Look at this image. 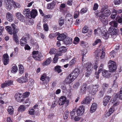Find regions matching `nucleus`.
<instances>
[{
    "instance_id": "f257e3e1",
    "label": "nucleus",
    "mask_w": 122,
    "mask_h": 122,
    "mask_svg": "<svg viewBox=\"0 0 122 122\" xmlns=\"http://www.w3.org/2000/svg\"><path fill=\"white\" fill-rule=\"evenodd\" d=\"M85 65V67L86 69L85 76H88L90 75L92 72L93 66L92 64L90 62H87L86 63Z\"/></svg>"
},
{
    "instance_id": "f03ea898",
    "label": "nucleus",
    "mask_w": 122,
    "mask_h": 122,
    "mask_svg": "<svg viewBox=\"0 0 122 122\" xmlns=\"http://www.w3.org/2000/svg\"><path fill=\"white\" fill-rule=\"evenodd\" d=\"M108 66L109 71L111 72L115 71L117 68L116 63L113 61H109Z\"/></svg>"
},
{
    "instance_id": "7ed1b4c3",
    "label": "nucleus",
    "mask_w": 122,
    "mask_h": 122,
    "mask_svg": "<svg viewBox=\"0 0 122 122\" xmlns=\"http://www.w3.org/2000/svg\"><path fill=\"white\" fill-rule=\"evenodd\" d=\"M32 56L35 60L41 61L42 57V54L40 53H39L38 51H34L33 52Z\"/></svg>"
},
{
    "instance_id": "20e7f679",
    "label": "nucleus",
    "mask_w": 122,
    "mask_h": 122,
    "mask_svg": "<svg viewBox=\"0 0 122 122\" xmlns=\"http://www.w3.org/2000/svg\"><path fill=\"white\" fill-rule=\"evenodd\" d=\"M99 86L98 85H93L91 89H90V86H88L87 87V90L89 91V92L93 95H94L96 92L98 90V88Z\"/></svg>"
},
{
    "instance_id": "39448f33",
    "label": "nucleus",
    "mask_w": 122,
    "mask_h": 122,
    "mask_svg": "<svg viewBox=\"0 0 122 122\" xmlns=\"http://www.w3.org/2000/svg\"><path fill=\"white\" fill-rule=\"evenodd\" d=\"M5 3L6 8L8 10H10L12 5L14 4L13 0H4Z\"/></svg>"
},
{
    "instance_id": "423d86ee",
    "label": "nucleus",
    "mask_w": 122,
    "mask_h": 122,
    "mask_svg": "<svg viewBox=\"0 0 122 122\" xmlns=\"http://www.w3.org/2000/svg\"><path fill=\"white\" fill-rule=\"evenodd\" d=\"M109 86V85L106 83H104L102 85V89L99 92V94L101 97L103 96L106 90Z\"/></svg>"
},
{
    "instance_id": "0eeeda50",
    "label": "nucleus",
    "mask_w": 122,
    "mask_h": 122,
    "mask_svg": "<svg viewBox=\"0 0 122 122\" xmlns=\"http://www.w3.org/2000/svg\"><path fill=\"white\" fill-rule=\"evenodd\" d=\"M75 79L70 74L66 78L65 81L66 84H69L72 83Z\"/></svg>"
},
{
    "instance_id": "6e6552de",
    "label": "nucleus",
    "mask_w": 122,
    "mask_h": 122,
    "mask_svg": "<svg viewBox=\"0 0 122 122\" xmlns=\"http://www.w3.org/2000/svg\"><path fill=\"white\" fill-rule=\"evenodd\" d=\"M58 36L57 37V39L59 41H63L67 37L65 33H63L61 34L59 32H57V34Z\"/></svg>"
},
{
    "instance_id": "1a4fd4ad",
    "label": "nucleus",
    "mask_w": 122,
    "mask_h": 122,
    "mask_svg": "<svg viewBox=\"0 0 122 122\" xmlns=\"http://www.w3.org/2000/svg\"><path fill=\"white\" fill-rule=\"evenodd\" d=\"M2 60L4 65H7L9 61V57L7 54L5 53L3 55Z\"/></svg>"
},
{
    "instance_id": "9d476101",
    "label": "nucleus",
    "mask_w": 122,
    "mask_h": 122,
    "mask_svg": "<svg viewBox=\"0 0 122 122\" xmlns=\"http://www.w3.org/2000/svg\"><path fill=\"white\" fill-rule=\"evenodd\" d=\"M84 106H80L76 110V112L77 115L78 116H81L84 113Z\"/></svg>"
},
{
    "instance_id": "9b49d317",
    "label": "nucleus",
    "mask_w": 122,
    "mask_h": 122,
    "mask_svg": "<svg viewBox=\"0 0 122 122\" xmlns=\"http://www.w3.org/2000/svg\"><path fill=\"white\" fill-rule=\"evenodd\" d=\"M66 98L64 96H62L59 99L58 104L59 105L62 106L64 105L66 102Z\"/></svg>"
},
{
    "instance_id": "f8f14e48",
    "label": "nucleus",
    "mask_w": 122,
    "mask_h": 122,
    "mask_svg": "<svg viewBox=\"0 0 122 122\" xmlns=\"http://www.w3.org/2000/svg\"><path fill=\"white\" fill-rule=\"evenodd\" d=\"M13 81L11 80H9L5 81L4 83L1 85V87L2 88H4L7 86H9L12 85Z\"/></svg>"
},
{
    "instance_id": "ddd939ff",
    "label": "nucleus",
    "mask_w": 122,
    "mask_h": 122,
    "mask_svg": "<svg viewBox=\"0 0 122 122\" xmlns=\"http://www.w3.org/2000/svg\"><path fill=\"white\" fill-rule=\"evenodd\" d=\"M7 20L10 22H12L14 20L13 15V14L10 12L7 13L6 15Z\"/></svg>"
},
{
    "instance_id": "4468645a",
    "label": "nucleus",
    "mask_w": 122,
    "mask_h": 122,
    "mask_svg": "<svg viewBox=\"0 0 122 122\" xmlns=\"http://www.w3.org/2000/svg\"><path fill=\"white\" fill-rule=\"evenodd\" d=\"M91 98L87 96L84 98L81 102L82 104H87L90 103L91 101Z\"/></svg>"
},
{
    "instance_id": "2eb2a0df",
    "label": "nucleus",
    "mask_w": 122,
    "mask_h": 122,
    "mask_svg": "<svg viewBox=\"0 0 122 122\" xmlns=\"http://www.w3.org/2000/svg\"><path fill=\"white\" fill-rule=\"evenodd\" d=\"M80 72V70L76 68L71 74L76 79L79 74Z\"/></svg>"
},
{
    "instance_id": "dca6fc26",
    "label": "nucleus",
    "mask_w": 122,
    "mask_h": 122,
    "mask_svg": "<svg viewBox=\"0 0 122 122\" xmlns=\"http://www.w3.org/2000/svg\"><path fill=\"white\" fill-rule=\"evenodd\" d=\"M28 79L25 76L21 77L18 78L17 80V82L20 83L25 82L28 81Z\"/></svg>"
},
{
    "instance_id": "f3484780",
    "label": "nucleus",
    "mask_w": 122,
    "mask_h": 122,
    "mask_svg": "<svg viewBox=\"0 0 122 122\" xmlns=\"http://www.w3.org/2000/svg\"><path fill=\"white\" fill-rule=\"evenodd\" d=\"M97 56L98 57H100L101 59L103 58L105 56V52L104 51L100 50L97 51Z\"/></svg>"
},
{
    "instance_id": "a211bd4d",
    "label": "nucleus",
    "mask_w": 122,
    "mask_h": 122,
    "mask_svg": "<svg viewBox=\"0 0 122 122\" xmlns=\"http://www.w3.org/2000/svg\"><path fill=\"white\" fill-rule=\"evenodd\" d=\"M57 1L56 0H54L51 3L48 4L47 8L49 9H52L54 8L56 3Z\"/></svg>"
},
{
    "instance_id": "6ab92c4d",
    "label": "nucleus",
    "mask_w": 122,
    "mask_h": 122,
    "mask_svg": "<svg viewBox=\"0 0 122 122\" xmlns=\"http://www.w3.org/2000/svg\"><path fill=\"white\" fill-rule=\"evenodd\" d=\"M107 17L106 16H105L102 14H101L99 16V18L100 20L102 22L106 24L107 23V21L106 20V17Z\"/></svg>"
},
{
    "instance_id": "aec40b11",
    "label": "nucleus",
    "mask_w": 122,
    "mask_h": 122,
    "mask_svg": "<svg viewBox=\"0 0 122 122\" xmlns=\"http://www.w3.org/2000/svg\"><path fill=\"white\" fill-rule=\"evenodd\" d=\"M110 29L111 31L110 32V34L112 35H115L118 33V30L113 26L110 27Z\"/></svg>"
},
{
    "instance_id": "412c9836",
    "label": "nucleus",
    "mask_w": 122,
    "mask_h": 122,
    "mask_svg": "<svg viewBox=\"0 0 122 122\" xmlns=\"http://www.w3.org/2000/svg\"><path fill=\"white\" fill-rule=\"evenodd\" d=\"M15 16L17 18L20 20L23 21L24 17L20 12H17L15 14Z\"/></svg>"
},
{
    "instance_id": "4be33fe9",
    "label": "nucleus",
    "mask_w": 122,
    "mask_h": 122,
    "mask_svg": "<svg viewBox=\"0 0 122 122\" xmlns=\"http://www.w3.org/2000/svg\"><path fill=\"white\" fill-rule=\"evenodd\" d=\"M37 11L36 10L32 9L30 11V17L32 18H35L37 15Z\"/></svg>"
},
{
    "instance_id": "5701e85b",
    "label": "nucleus",
    "mask_w": 122,
    "mask_h": 122,
    "mask_svg": "<svg viewBox=\"0 0 122 122\" xmlns=\"http://www.w3.org/2000/svg\"><path fill=\"white\" fill-rule=\"evenodd\" d=\"M11 26L13 30V34H16L19 31V29L18 28L14 23H13L11 24Z\"/></svg>"
},
{
    "instance_id": "b1692460",
    "label": "nucleus",
    "mask_w": 122,
    "mask_h": 122,
    "mask_svg": "<svg viewBox=\"0 0 122 122\" xmlns=\"http://www.w3.org/2000/svg\"><path fill=\"white\" fill-rule=\"evenodd\" d=\"M23 14L25 15L26 17L29 18L30 17V10L29 9H25L23 12Z\"/></svg>"
},
{
    "instance_id": "393cba45",
    "label": "nucleus",
    "mask_w": 122,
    "mask_h": 122,
    "mask_svg": "<svg viewBox=\"0 0 122 122\" xmlns=\"http://www.w3.org/2000/svg\"><path fill=\"white\" fill-rule=\"evenodd\" d=\"M97 108V105L95 103L92 104L90 109V112L91 113H92L94 112L96 110Z\"/></svg>"
},
{
    "instance_id": "a878e982",
    "label": "nucleus",
    "mask_w": 122,
    "mask_h": 122,
    "mask_svg": "<svg viewBox=\"0 0 122 122\" xmlns=\"http://www.w3.org/2000/svg\"><path fill=\"white\" fill-rule=\"evenodd\" d=\"M64 42L67 45H68L72 43V39L71 38L67 37L65 40H64Z\"/></svg>"
},
{
    "instance_id": "bb28decb",
    "label": "nucleus",
    "mask_w": 122,
    "mask_h": 122,
    "mask_svg": "<svg viewBox=\"0 0 122 122\" xmlns=\"http://www.w3.org/2000/svg\"><path fill=\"white\" fill-rule=\"evenodd\" d=\"M51 61V58L50 57L46 59L45 61L44 62L42 63V65L43 66H47L50 64Z\"/></svg>"
},
{
    "instance_id": "cd10ccee",
    "label": "nucleus",
    "mask_w": 122,
    "mask_h": 122,
    "mask_svg": "<svg viewBox=\"0 0 122 122\" xmlns=\"http://www.w3.org/2000/svg\"><path fill=\"white\" fill-rule=\"evenodd\" d=\"M87 85L86 84H84L82 86L81 89V92L83 93H85L86 90Z\"/></svg>"
},
{
    "instance_id": "c85d7f7f",
    "label": "nucleus",
    "mask_w": 122,
    "mask_h": 122,
    "mask_svg": "<svg viewBox=\"0 0 122 122\" xmlns=\"http://www.w3.org/2000/svg\"><path fill=\"white\" fill-rule=\"evenodd\" d=\"M109 71L105 70H103L102 71V74L103 76L105 77H108L110 75L109 73Z\"/></svg>"
},
{
    "instance_id": "c756f323",
    "label": "nucleus",
    "mask_w": 122,
    "mask_h": 122,
    "mask_svg": "<svg viewBox=\"0 0 122 122\" xmlns=\"http://www.w3.org/2000/svg\"><path fill=\"white\" fill-rule=\"evenodd\" d=\"M5 29L9 34L11 35L13 34V32L10 26H6L5 27Z\"/></svg>"
},
{
    "instance_id": "7c9ffc66",
    "label": "nucleus",
    "mask_w": 122,
    "mask_h": 122,
    "mask_svg": "<svg viewBox=\"0 0 122 122\" xmlns=\"http://www.w3.org/2000/svg\"><path fill=\"white\" fill-rule=\"evenodd\" d=\"M25 110V106L23 105H20L18 109V111L20 112H24Z\"/></svg>"
},
{
    "instance_id": "2f4dec72",
    "label": "nucleus",
    "mask_w": 122,
    "mask_h": 122,
    "mask_svg": "<svg viewBox=\"0 0 122 122\" xmlns=\"http://www.w3.org/2000/svg\"><path fill=\"white\" fill-rule=\"evenodd\" d=\"M19 71L20 74H22L24 72V68L23 65L20 64L19 65Z\"/></svg>"
},
{
    "instance_id": "473e14b6",
    "label": "nucleus",
    "mask_w": 122,
    "mask_h": 122,
    "mask_svg": "<svg viewBox=\"0 0 122 122\" xmlns=\"http://www.w3.org/2000/svg\"><path fill=\"white\" fill-rule=\"evenodd\" d=\"M102 14L105 16L108 17L111 14V11L107 9L106 10L105 12Z\"/></svg>"
},
{
    "instance_id": "72a5a7b5",
    "label": "nucleus",
    "mask_w": 122,
    "mask_h": 122,
    "mask_svg": "<svg viewBox=\"0 0 122 122\" xmlns=\"http://www.w3.org/2000/svg\"><path fill=\"white\" fill-rule=\"evenodd\" d=\"M27 43V40L22 38L20 40V43L22 46H23Z\"/></svg>"
},
{
    "instance_id": "f704fd0d",
    "label": "nucleus",
    "mask_w": 122,
    "mask_h": 122,
    "mask_svg": "<svg viewBox=\"0 0 122 122\" xmlns=\"http://www.w3.org/2000/svg\"><path fill=\"white\" fill-rule=\"evenodd\" d=\"M13 39L15 41L17 44H19V41L18 40V37L16 34H13Z\"/></svg>"
},
{
    "instance_id": "c9c22d12",
    "label": "nucleus",
    "mask_w": 122,
    "mask_h": 122,
    "mask_svg": "<svg viewBox=\"0 0 122 122\" xmlns=\"http://www.w3.org/2000/svg\"><path fill=\"white\" fill-rule=\"evenodd\" d=\"M57 51V50L55 48H53L50 49L49 53L51 54H55L56 53Z\"/></svg>"
},
{
    "instance_id": "e433bc0d",
    "label": "nucleus",
    "mask_w": 122,
    "mask_h": 122,
    "mask_svg": "<svg viewBox=\"0 0 122 122\" xmlns=\"http://www.w3.org/2000/svg\"><path fill=\"white\" fill-rule=\"evenodd\" d=\"M80 83L78 82L75 83L73 86V88L75 89H77L80 86Z\"/></svg>"
},
{
    "instance_id": "4c0bfd02",
    "label": "nucleus",
    "mask_w": 122,
    "mask_h": 122,
    "mask_svg": "<svg viewBox=\"0 0 122 122\" xmlns=\"http://www.w3.org/2000/svg\"><path fill=\"white\" fill-rule=\"evenodd\" d=\"M61 66H57L55 67V70L56 71L58 72V73H60L61 71Z\"/></svg>"
},
{
    "instance_id": "58836bf2",
    "label": "nucleus",
    "mask_w": 122,
    "mask_h": 122,
    "mask_svg": "<svg viewBox=\"0 0 122 122\" xmlns=\"http://www.w3.org/2000/svg\"><path fill=\"white\" fill-rule=\"evenodd\" d=\"M8 111L9 114L11 115L14 112L13 108L12 106H10L9 107Z\"/></svg>"
},
{
    "instance_id": "ea45409f",
    "label": "nucleus",
    "mask_w": 122,
    "mask_h": 122,
    "mask_svg": "<svg viewBox=\"0 0 122 122\" xmlns=\"http://www.w3.org/2000/svg\"><path fill=\"white\" fill-rule=\"evenodd\" d=\"M12 70L11 71V72L12 73H15L18 70L17 67L16 66H13L12 68Z\"/></svg>"
},
{
    "instance_id": "a19ab883",
    "label": "nucleus",
    "mask_w": 122,
    "mask_h": 122,
    "mask_svg": "<svg viewBox=\"0 0 122 122\" xmlns=\"http://www.w3.org/2000/svg\"><path fill=\"white\" fill-rule=\"evenodd\" d=\"M110 24L111 25L113 26L115 28H117L118 25L117 22L115 21H113L110 22Z\"/></svg>"
},
{
    "instance_id": "79ce46f5",
    "label": "nucleus",
    "mask_w": 122,
    "mask_h": 122,
    "mask_svg": "<svg viewBox=\"0 0 122 122\" xmlns=\"http://www.w3.org/2000/svg\"><path fill=\"white\" fill-rule=\"evenodd\" d=\"M103 37L105 39H107L109 36V33L107 32H105V33L103 34L102 35Z\"/></svg>"
},
{
    "instance_id": "37998d69",
    "label": "nucleus",
    "mask_w": 122,
    "mask_h": 122,
    "mask_svg": "<svg viewBox=\"0 0 122 122\" xmlns=\"http://www.w3.org/2000/svg\"><path fill=\"white\" fill-rule=\"evenodd\" d=\"M88 30L87 26H85L83 27L82 30V32L84 34L86 33L87 32Z\"/></svg>"
},
{
    "instance_id": "c03bdc74",
    "label": "nucleus",
    "mask_w": 122,
    "mask_h": 122,
    "mask_svg": "<svg viewBox=\"0 0 122 122\" xmlns=\"http://www.w3.org/2000/svg\"><path fill=\"white\" fill-rule=\"evenodd\" d=\"M116 51H115L113 50L110 53V56L111 57H114L116 56Z\"/></svg>"
},
{
    "instance_id": "a18cd8bd",
    "label": "nucleus",
    "mask_w": 122,
    "mask_h": 122,
    "mask_svg": "<svg viewBox=\"0 0 122 122\" xmlns=\"http://www.w3.org/2000/svg\"><path fill=\"white\" fill-rule=\"evenodd\" d=\"M113 10V13H115L116 15L119 14L122 12V10H117L115 9H114Z\"/></svg>"
},
{
    "instance_id": "49530a36",
    "label": "nucleus",
    "mask_w": 122,
    "mask_h": 122,
    "mask_svg": "<svg viewBox=\"0 0 122 122\" xmlns=\"http://www.w3.org/2000/svg\"><path fill=\"white\" fill-rule=\"evenodd\" d=\"M114 108L113 107H111L109 109L108 113H107L108 114V116H110V114L112 113L114 111Z\"/></svg>"
},
{
    "instance_id": "de8ad7c7",
    "label": "nucleus",
    "mask_w": 122,
    "mask_h": 122,
    "mask_svg": "<svg viewBox=\"0 0 122 122\" xmlns=\"http://www.w3.org/2000/svg\"><path fill=\"white\" fill-rule=\"evenodd\" d=\"M116 97H119V99H122V92L120 91L119 92L117 93Z\"/></svg>"
},
{
    "instance_id": "09e8293b",
    "label": "nucleus",
    "mask_w": 122,
    "mask_h": 122,
    "mask_svg": "<svg viewBox=\"0 0 122 122\" xmlns=\"http://www.w3.org/2000/svg\"><path fill=\"white\" fill-rule=\"evenodd\" d=\"M75 110H73L70 113V115L71 116V119H73L74 118V115H75Z\"/></svg>"
},
{
    "instance_id": "8fccbe9b",
    "label": "nucleus",
    "mask_w": 122,
    "mask_h": 122,
    "mask_svg": "<svg viewBox=\"0 0 122 122\" xmlns=\"http://www.w3.org/2000/svg\"><path fill=\"white\" fill-rule=\"evenodd\" d=\"M64 20L62 18H60L59 21V25L61 26L62 25L64 24Z\"/></svg>"
},
{
    "instance_id": "3c124183",
    "label": "nucleus",
    "mask_w": 122,
    "mask_h": 122,
    "mask_svg": "<svg viewBox=\"0 0 122 122\" xmlns=\"http://www.w3.org/2000/svg\"><path fill=\"white\" fill-rule=\"evenodd\" d=\"M60 50L63 53L65 52L66 51V48L64 46L60 47Z\"/></svg>"
},
{
    "instance_id": "603ef678",
    "label": "nucleus",
    "mask_w": 122,
    "mask_h": 122,
    "mask_svg": "<svg viewBox=\"0 0 122 122\" xmlns=\"http://www.w3.org/2000/svg\"><path fill=\"white\" fill-rule=\"evenodd\" d=\"M79 38L78 37H76L75 38L73 41V43L74 44L76 45L79 43Z\"/></svg>"
},
{
    "instance_id": "864d4df0",
    "label": "nucleus",
    "mask_w": 122,
    "mask_h": 122,
    "mask_svg": "<svg viewBox=\"0 0 122 122\" xmlns=\"http://www.w3.org/2000/svg\"><path fill=\"white\" fill-rule=\"evenodd\" d=\"M24 97L23 96H22L21 95V97H19L18 99H17V101L18 102H22L24 100Z\"/></svg>"
},
{
    "instance_id": "5fc2aeb1",
    "label": "nucleus",
    "mask_w": 122,
    "mask_h": 122,
    "mask_svg": "<svg viewBox=\"0 0 122 122\" xmlns=\"http://www.w3.org/2000/svg\"><path fill=\"white\" fill-rule=\"evenodd\" d=\"M46 74L45 73L41 75L40 77L41 80L44 81L45 80V78L46 77Z\"/></svg>"
},
{
    "instance_id": "6e6d98bb",
    "label": "nucleus",
    "mask_w": 122,
    "mask_h": 122,
    "mask_svg": "<svg viewBox=\"0 0 122 122\" xmlns=\"http://www.w3.org/2000/svg\"><path fill=\"white\" fill-rule=\"evenodd\" d=\"M30 35L28 33L25 34L22 38L27 40L29 39Z\"/></svg>"
},
{
    "instance_id": "4d7b16f0",
    "label": "nucleus",
    "mask_w": 122,
    "mask_h": 122,
    "mask_svg": "<svg viewBox=\"0 0 122 122\" xmlns=\"http://www.w3.org/2000/svg\"><path fill=\"white\" fill-rule=\"evenodd\" d=\"M111 97L109 96H106L104 98V100H105L108 102L110 100Z\"/></svg>"
},
{
    "instance_id": "13d9d810",
    "label": "nucleus",
    "mask_w": 122,
    "mask_h": 122,
    "mask_svg": "<svg viewBox=\"0 0 122 122\" xmlns=\"http://www.w3.org/2000/svg\"><path fill=\"white\" fill-rule=\"evenodd\" d=\"M87 10V8H84L81 9L80 11V13L81 14H83L86 12Z\"/></svg>"
},
{
    "instance_id": "bf43d9fd",
    "label": "nucleus",
    "mask_w": 122,
    "mask_h": 122,
    "mask_svg": "<svg viewBox=\"0 0 122 122\" xmlns=\"http://www.w3.org/2000/svg\"><path fill=\"white\" fill-rule=\"evenodd\" d=\"M43 26L44 30L46 31H47L49 29L48 25L47 24H45L43 25Z\"/></svg>"
},
{
    "instance_id": "052dcab7",
    "label": "nucleus",
    "mask_w": 122,
    "mask_h": 122,
    "mask_svg": "<svg viewBox=\"0 0 122 122\" xmlns=\"http://www.w3.org/2000/svg\"><path fill=\"white\" fill-rule=\"evenodd\" d=\"M122 0H114V4L116 5H118L121 4Z\"/></svg>"
},
{
    "instance_id": "680f3d73",
    "label": "nucleus",
    "mask_w": 122,
    "mask_h": 122,
    "mask_svg": "<svg viewBox=\"0 0 122 122\" xmlns=\"http://www.w3.org/2000/svg\"><path fill=\"white\" fill-rule=\"evenodd\" d=\"M57 33L56 32L55 34H50L49 36V37L50 38H52L56 37L57 35Z\"/></svg>"
},
{
    "instance_id": "e2e57ef3",
    "label": "nucleus",
    "mask_w": 122,
    "mask_h": 122,
    "mask_svg": "<svg viewBox=\"0 0 122 122\" xmlns=\"http://www.w3.org/2000/svg\"><path fill=\"white\" fill-rule=\"evenodd\" d=\"M58 59V57L57 56V55H55L53 59V62L54 63H56L57 62Z\"/></svg>"
},
{
    "instance_id": "0e129e2a",
    "label": "nucleus",
    "mask_w": 122,
    "mask_h": 122,
    "mask_svg": "<svg viewBox=\"0 0 122 122\" xmlns=\"http://www.w3.org/2000/svg\"><path fill=\"white\" fill-rule=\"evenodd\" d=\"M101 41L100 39H97L94 42V43L93 44V45L95 46L97 45V43H100L101 42Z\"/></svg>"
},
{
    "instance_id": "69168bd1",
    "label": "nucleus",
    "mask_w": 122,
    "mask_h": 122,
    "mask_svg": "<svg viewBox=\"0 0 122 122\" xmlns=\"http://www.w3.org/2000/svg\"><path fill=\"white\" fill-rule=\"evenodd\" d=\"M117 19L118 23H122V19L120 18V16L119 15L117 16Z\"/></svg>"
},
{
    "instance_id": "338daca9",
    "label": "nucleus",
    "mask_w": 122,
    "mask_h": 122,
    "mask_svg": "<svg viewBox=\"0 0 122 122\" xmlns=\"http://www.w3.org/2000/svg\"><path fill=\"white\" fill-rule=\"evenodd\" d=\"M34 110L33 109H30L29 111V114L30 115H33L35 114Z\"/></svg>"
},
{
    "instance_id": "774afa93",
    "label": "nucleus",
    "mask_w": 122,
    "mask_h": 122,
    "mask_svg": "<svg viewBox=\"0 0 122 122\" xmlns=\"http://www.w3.org/2000/svg\"><path fill=\"white\" fill-rule=\"evenodd\" d=\"M69 112H65L64 115L63 117L65 120L66 119L68 116Z\"/></svg>"
}]
</instances>
